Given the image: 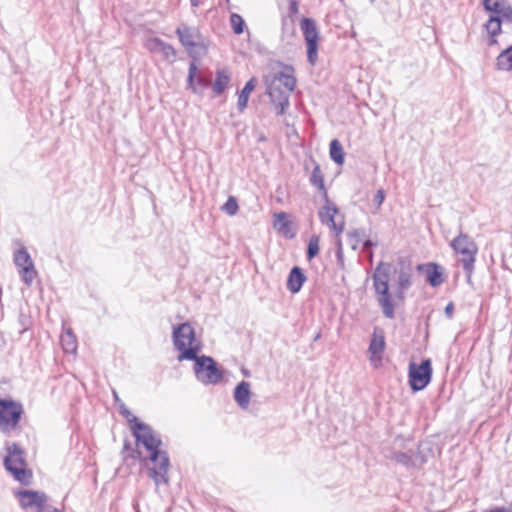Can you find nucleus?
<instances>
[{
  "instance_id": "nucleus-1",
  "label": "nucleus",
  "mask_w": 512,
  "mask_h": 512,
  "mask_svg": "<svg viewBox=\"0 0 512 512\" xmlns=\"http://www.w3.org/2000/svg\"><path fill=\"white\" fill-rule=\"evenodd\" d=\"M412 272L409 267H393L381 262L374 270L372 279L376 299L385 317L394 318L395 299L403 300L405 292L412 284Z\"/></svg>"
},
{
  "instance_id": "nucleus-2",
  "label": "nucleus",
  "mask_w": 512,
  "mask_h": 512,
  "mask_svg": "<svg viewBox=\"0 0 512 512\" xmlns=\"http://www.w3.org/2000/svg\"><path fill=\"white\" fill-rule=\"evenodd\" d=\"M131 430L136 439L138 457L144 461L149 459L153 463V467L149 468V476L156 487L168 484L170 462L166 452L159 449L162 442L158 434L143 422H136Z\"/></svg>"
},
{
  "instance_id": "nucleus-3",
  "label": "nucleus",
  "mask_w": 512,
  "mask_h": 512,
  "mask_svg": "<svg viewBox=\"0 0 512 512\" xmlns=\"http://www.w3.org/2000/svg\"><path fill=\"white\" fill-rule=\"evenodd\" d=\"M267 93L277 109L278 114H283L289 107V97L296 86V78L291 67L273 76L271 81L265 79Z\"/></svg>"
},
{
  "instance_id": "nucleus-4",
  "label": "nucleus",
  "mask_w": 512,
  "mask_h": 512,
  "mask_svg": "<svg viewBox=\"0 0 512 512\" xmlns=\"http://www.w3.org/2000/svg\"><path fill=\"white\" fill-rule=\"evenodd\" d=\"M174 347L179 354L178 361L192 360L202 350L201 340L197 338L194 328L189 322L175 326L172 331Z\"/></svg>"
},
{
  "instance_id": "nucleus-5",
  "label": "nucleus",
  "mask_w": 512,
  "mask_h": 512,
  "mask_svg": "<svg viewBox=\"0 0 512 512\" xmlns=\"http://www.w3.org/2000/svg\"><path fill=\"white\" fill-rule=\"evenodd\" d=\"M450 246L458 256V262L466 272L467 280L470 281L478 253L477 244L469 235L461 232L451 241Z\"/></svg>"
},
{
  "instance_id": "nucleus-6",
  "label": "nucleus",
  "mask_w": 512,
  "mask_h": 512,
  "mask_svg": "<svg viewBox=\"0 0 512 512\" xmlns=\"http://www.w3.org/2000/svg\"><path fill=\"white\" fill-rule=\"evenodd\" d=\"M325 205L318 212L319 219L323 225L328 226L337 237V257L342 258V243L339 238L344 231V217L339 213L337 206L328 199L327 192L324 191Z\"/></svg>"
},
{
  "instance_id": "nucleus-7",
  "label": "nucleus",
  "mask_w": 512,
  "mask_h": 512,
  "mask_svg": "<svg viewBox=\"0 0 512 512\" xmlns=\"http://www.w3.org/2000/svg\"><path fill=\"white\" fill-rule=\"evenodd\" d=\"M193 371L196 379L204 385H216L223 379V372L210 356L196 354Z\"/></svg>"
},
{
  "instance_id": "nucleus-8",
  "label": "nucleus",
  "mask_w": 512,
  "mask_h": 512,
  "mask_svg": "<svg viewBox=\"0 0 512 512\" xmlns=\"http://www.w3.org/2000/svg\"><path fill=\"white\" fill-rule=\"evenodd\" d=\"M4 465L15 480L23 485L30 484L32 473L27 469L23 450L18 445L12 444L7 448V456L4 459Z\"/></svg>"
},
{
  "instance_id": "nucleus-9",
  "label": "nucleus",
  "mask_w": 512,
  "mask_h": 512,
  "mask_svg": "<svg viewBox=\"0 0 512 512\" xmlns=\"http://www.w3.org/2000/svg\"><path fill=\"white\" fill-rule=\"evenodd\" d=\"M15 495L25 512H55V509L47 504V497L43 492L19 490Z\"/></svg>"
},
{
  "instance_id": "nucleus-10",
  "label": "nucleus",
  "mask_w": 512,
  "mask_h": 512,
  "mask_svg": "<svg viewBox=\"0 0 512 512\" xmlns=\"http://www.w3.org/2000/svg\"><path fill=\"white\" fill-rule=\"evenodd\" d=\"M409 384L413 391L423 390L431 381L432 364L430 359L423 360L420 364H409Z\"/></svg>"
},
{
  "instance_id": "nucleus-11",
  "label": "nucleus",
  "mask_w": 512,
  "mask_h": 512,
  "mask_svg": "<svg viewBox=\"0 0 512 512\" xmlns=\"http://www.w3.org/2000/svg\"><path fill=\"white\" fill-rule=\"evenodd\" d=\"M13 260L22 281L27 286H31L38 273L27 249L22 247L16 250L14 252Z\"/></svg>"
},
{
  "instance_id": "nucleus-12",
  "label": "nucleus",
  "mask_w": 512,
  "mask_h": 512,
  "mask_svg": "<svg viewBox=\"0 0 512 512\" xmlns=\"http://www.w3.org/2000/svg\"><path fill=\"white\" fill-rule=\"evenodd\" d=\"M301 30L303 32L307 45V58L311 65H314L318 56L319 33L314 20L303 18L301 20Z\"/></svg>"
},
{
  "instance_id": "nucleus-13",
  "label": "nucleus",
  "mask_w": 512,
  "mask_h": 512,
  "mask_svg": "<svg viewBox=\"0 0 512 512\" xmlns=\"http://www.w3.org/2000/svg\"><path fill=\"white\" fill-rule=\"evenodd\" d=\"M21 406L13 401L0 399V429L10 431L18 424L21 416Z\"/></svg>"
},
{
  "instance_id": "nucleus-14",
  "label": "nucleus",
  "mask_w": 512,
  "mask_h": 512,
  "mask_svg": "<svg viewBox=\"0 0 512 512\" xmlns=\"http://www.w3.org/2000/svg\"><path fill=\"white\" fill-rule=\"evenodd\" d=\"M385 346L386 344L383 330L378 327H375L368 348V353L370 354V361L375 367L381 363Z\"/></svg>"
},
{
  "instance_id": "nucleus-15",
  "label": "nucleus",
  "mask_w": 512,
  "mask_h": 512,
  "mask_svg": "<svg viewBox=\"0 0 512 512\" xmlns=\"http://www.w3.org/2000/svg\"><path fill=\"white\" fill-rule=\"evenodd\" d=\"M144 46L152 53L161 54L165 60L174 61L176 57L175 49L168 43L156 37L147 38Z\"/></svg>"
},
{
  "instance_id": "nucleus-16",
  "label": "nucleus",
  "mask_w": 512,
  "mask_h": 512,
  "mask_svg": "<svg viewBox=\"0 0 512 512\" xmlns=\"http://www.w3.org/2000/svg\"><path fill=\"white\" fill-rule=\"evenodd\" d=\"M187 83L188 88L191 89L193 93L202 94L203 91L210 85V80L202 76H197V66L193 61L189 66Z\"/></svg>"
},
{
  "instance_id": "nucleus-17",
  "label": "nucleus",
  "mask_w": 512,
  "mask_h": 512,
  "mask_svg": "<svg viewBox=\"0 0 512 512\" xmlns=\"http://www.w3.org/2000/svg\"><path fill=\"white\" fill-rule=\"evenodd\" d=\"M176 33L180 39V42L186 48L195 46L200 38L198 29L189 27L184 24L177 28Z\"/></svg>"
},
{
  "instance_id": "nucleus-18",
  "label": "nucleus",
  "mask_w": 512,
  "mask_h": 512,
  "mask_svg": "<svg viewBox=\"0 0 512 512\" xmlns=\"http://www.w3.org/2000/svg\"><path fill=\"white\" fill-rule=\"evenodd\" d=\"M484 7L486 10L493 12L495 16H501L507 21H512V8L503 0H484Z\"/></svg>"
},
{
  "instance_id": "nucleus-19",
  "label": "nucleus",
  "mask_w": 512,
  "mask_h": 512,
  "mask_svg": "<svg viewBox=\"0 0 512 512\" xmlns=\"http://www.w3.org/2000/svg\"><path fill=\"white\" fill-rule=\"evenodd\" d=\"M250 383L241 381L234 390V399L236 403L242 408L247 409L250 403Z\"/></svg>"
},
{
  "instance_id": "nucleus-20",
  "label": "nucleus",
  "mask_w": 512,
  "mask_h": 512,
  "mask_svg": "<svg viewBox=\"0 0 512 512\" xmlns=\"http://www.w3.org/2000/svg\"><path fill=\"white\" fill-rule=\"evenodd\" d=\"M306 277L302 272L301 268L294 267L289 273L287 280V288L292 293H297L300 291L303 283L305 282Z\"/></svg>"
},
{
  "instance_id": "nucleus-21",
  "label": "nucleus",
  "mask_w": 512,
  "mask_h": 512,
  "mask_svg": "<svg viewBox=\"0 0 512 512\" xmlns=\"http://www.w3.org/2000/svg\"><path fill=\"white\" fill-rule=\"evenodd\" d=\"M231 77L230 73L225 70H217L216 71V78L212 85V90L216 95H220L224 92V90L228 87L230 83Z\"/></svg>"
},
{
  "instance_id": "nucleus-22",
  "label": "nucleus",
  "mask_w": 512,
  "mask_h": 512,
  "mask_svg": "<svg viewBox=\"0 0 512 512\" xmlns=\"http://www.w3.org/2000/svg\"><path fill=\"white\" fill-rule=\"evenodd\" d=\"M61 345L66 353H75L77 350V340L70 328L64 330L61 335Z\"/></svg>"
},
{
  "instance_id": "nucleus-23",
  "label": "nucleus",
  "mask_w": 512,
  "mask_h": 512,
  "mask_svg": "<svg viewBox=\"0 0 512 512\" xmlns=\"http://www.w3.org/2000/svg\"><path fill=\"white\" fill-rule=\"evenodd\" d=\"M426 278L431 286H439L443 282L441 267L436 264L427 265Z\"/></svg>"
},
{
  "instance_id": "nucleus-24",
  "label": "nucleus",
  "mask_w": 512,
  "mask_h": 512,
  "mask_svg": "<svg viewBox=\"0 0 512 512\" xmlns=\"http://www.w3.org/2000/svg\"><path fill=\"white\" fill-rule=\"evenodd\" d=\"M256 84H257V80L255 78H251L245 84L244 88L240 92L239 98H238V103H237L240 111H243L247 107L249 95L255 89Z\"/></svg>"
},
{
  "instance_id": "nucleus-25",
  "label": "nucleus",
  "mask_w": 512,
  "mask_h": 512,
  "mask_svg": "<svg viewBox=\"0 0 512 512\" xmlns=\"http://www.w3.org/2000/svg\"><path fill=\"white\" fill-rule=\"evenodd\" d=\"M274 227L285 236L292 237L290 233V221L288 215L285 212H279L274 216Z\"/></svg>"
},
{
  "instance_id": "nucleus-26",
  "label": "nucleus",
  "mask_w": 512,
  "mask_h": 512,
  "mask_svg": "<svg viewBox=\"0 0 512 512\" xmlns=\"http://www.w3.org/2000/svg\"><path fill=\"white\" fill-rule=\"evenodd\" d=\"M496 65L502 71L512 70V46L499 54Z\"/></svg>"
},
{
  "instance_id": "nucleus-27",
  "label": "nucleus",
  "mask_w": 512,
  "mask_h": 512,
  "mask_svg": "<svg viewBox=\"0 0 512 512\" xmlns=\"http://www.w3.org/2000/svg\"><path fill=\"white\" fill-rule=\"evenodd\" d=\"M330 157L331 159L338 165H342L344 163L345 153L343 151L341 143L334 139L330 143Z\"/></svg>"
},
{
  "instance_id": "nucleus-28",
  "label": "nucleus",
  "mask_w": 512,
  "mask_h": 512,
  "mask_svg": "<svg viewBox=\"0 0 512 512\" xmlns=\"http://www.w3.org/2000/svg\"><path fill=\"white\" fill-rule=\"evenodd\" d=\"M295 36V25L291 18H283L282 20V39L290 43Z\"/></svg>"
},
{
  "instance_id": "nucleus-29",
  "label": "nucleus",
  "mask_w": 512,
  "mask_h": 512,
  "mask_svg": "<svg viewBox=\"0 0 512 512\" xmlns=\"http://www.w3.org/2000/svg\"><path fill=\"white\" fill-rule=\"evenodd\" d=\"M310 182L312 183V185L317 187L323 193H324V191H326L325 185H324V176H323V173H322L319 165H316L314 167L311 177H310Z\"/></svg>"
},
{
  "instance_id": "nucleus-30",
  "label": "nucleus",
  "mask_w": 512,
  "mask_h": 512,
  "mask_svg": "<svg viewBox=\"0 0 512 512\" xmlns=\"http://www.w3.org/2000/svg\"><path fill=\"white\" fill-rule=\"evenodd\" d=\"M504 19L501 16H491L486 24L487 32L491 36H495L500 32L501 23Z\"/></svg>"
},
{
  "instance_id": "nucleus-31",
  "label": "nucleus",
  "mask_w": 512,
  "mask_h": 512,
  "mask_svg": "<svg viewBox=\"0 0 512 512\" xmlns=\"http://www.w3.org/2000/svg\"><path fill=\"white\" fill-rule=\"evenodd\" d=\"M230 25L235 34L239 35L244 32L245 22L239 14H237V13L231 14Z\"/></svg>"
},
{
  "instance_id": "nucleus-32",
  "label": "nucleus",
  "mask_w": 512,
  "mask_h": 512,
  "mask_svg": "<svg viewBox=\"0 0 512 512\" xmlns=\"http://www.w3.org/2000/svg\"><path fill=\"white\" fill-rule=\"evenodd\" d=\"M320 250V238L318 235H313L309 239L308 249H307V257L309 260L314 258Z\"/></svg>"
},
{
  "instance_id": "nucleus-33",
  "label": "nucleus",
  "mask_w": 512,
  "mask_h": 512,
  "mask_svg": "<svg viewBox=\"0 0 512 512\" xmlns=\"http://www.w3.org/2000/svg\"><path fill=\"white\" fill-rule=\"evenodd\" d=\"M238 208L237 200L233 196H230L226 203L222 206V211L230 216H233L237 213Z\"/></svg>"
},
{
  "instance_id": "nucleus-34",
  "label": "nucleus",
  "mask_w": 512,
  "mask_h": 512,
  "mask_svg": "<svg viewBox=\"0 0 512 512\" xmlns=\"http://www.w3.org/2000/svg\"><path fill=\"white\" fill-rule=\"evenodd\" d=\"M363 236V232L361 230H353L348 233V237L350 239V243L353 249H356L361 238Z\"/></svg>"
},
{
  "instance_id": "nucleus-35",
  "label": "nucleus",
  "mask_w": 512,
  "mask_h": 512,
  "mask_svg": "<svg viewBox=\"0 0 512 512\" xmlns=\"http://www.w3.org/2000/svg\"><path fill=\"white\" fill-rule=\"evenodd\" d=\"M120 413L127 419V421L132 425L139 422L138 419L125 407L124 404L120 405Z\"/></svg>"
},
{
  "instance_id": "nucleus-36",
  "label": "nucleus",
  "mask_w": 512,
  "mask_h": 512,
  "mask_svg": "<svg viewBox=\"0 0 512 512\" xmlns=\"http://www.w3.org/2000/svg\"><path fill=\"white\" fill-rule=\"evenodd\" d=\"M385 200V191L383 189L377 190L376 194L374 195L373 202L376 206V211H378L382 205V203Z\"/></svg>"
},
{
  "instance_id": "nucleus-37",
  "label": "nucleus",
  "mask_w": 512,
  "mask_h": 512,
  "mask_svg": "<svg viewBox=\"0 0 512 512\" xmlns=\"http://www.w3.org/2000/svg\"><path fill=\"white\" fill-rule=\"evenodd\" d=\"M394 459L402 464H407L410 461V457L406 453L402 452L395 453Z\"/></svg>"
},
{
  "instance_id": "nucleus-38",
  "label": "nucleus",
  "mask_w": 512,
  "mask_h": 512,
  "mask_svg": "<svg viewBox=\"0 0 512 512\" xmlns=\"http://www.w3.org/2000/svg\"><path fill=\"white\" fill-rule=\"evenodd\" d=\"M290 12L291 14H296L298 12L297 0H290Z\"/></svg>"
},
{
  "instance_id": "nucleus-39",
  "label": "nucleus",
  "mask_w": 512,
  "mask_h": 512,
  "mask_svg": "<svg viewBox=\"0 0 512 512\" xmlns=\"http://www.w3.org/2000/svg\"><path fill=\"white\" fill-rule=\"evenodd\" d=\"M453 311H454V306H453V304H452V303H449V304L446 306V308H445V313H446L449 317H451V316H452V314H453Z\"/></svg>"
},
{
  "instance_id": "nucleus-40",
  "label": "nucleus",
  "mask_w": 512,
  "mask_h": 512,
  "mask_svg": "<svg viewBox=\"0 0 512 512\" xmlns=\"http://www.w3.org/2000/svg\"><path fill=\"white\" fill-rule=\"evenodd\" d=\"M373 242L371 240H366L363 244V248L364 250H368L369 248H371L373 246Z\"/></svg>"
},
{
  "instance_id": "nucleus-41",
  "label": "nucleus",
  "mask_w": 512,
  "mask_h": 512,
  "mask_svg": "<svg viewBox=\"0 0 512 512\" xmlns=\"http://www.w3.org/2000/svg\"><path fill=\"white\" fill-rule=\"evenodd\" d=\"M486 512H509V511L504 508H497V509L488 510Z\"/></svg>"
},
{
  "instance_id": "nucleus-42",
  "label": "nucleus",
  "mask_w": 512,
  "mask_h": 512,
  "mask_svg": "<svg viewBox=\"0 0 512 512\" xmlns=\"http://www.w3.org/2000/svg\"><path fill=\"white\" fill-rule=\"evenodd\" d=\"M190 2L193 7H198L200 4V0H190Z\"/></svg>"
},
{
  "instance_id": "nucleus-43",
  "label": "nucleus",
  "mask_w": 512,
  "mask_h": 512,
  "mask_svg": "<svg viewBox=\"0 0 512 512\" xmlns=\"http://www.w3.org/2000/svg\"><path fill=\"white\" fill-rule=\"evenodd\" d=\"M114 397H115V400L118 401L119 398H118V395L114 392Z\"/></svg>"
}]
</instances>
